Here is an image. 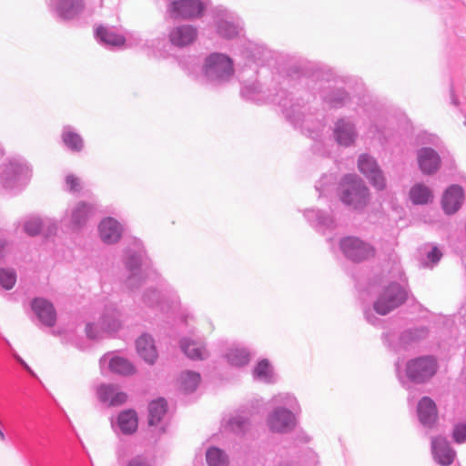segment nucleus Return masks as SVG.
<instances>
[{"instance_id":"34","label":"nucleus","mask_w":466,"mask_h":466,"mask_svg":"<svg viewBox=\"0 0 466 466\" xmlns=\"http://www.w3.org/2000/svg\"><path fill=\"white\" fill-rule=\"evenodd\" d=\"M42 228V223L38 218H32L25 225V232L30 236L37 235Z\"/></svg>"},{"instance_id":"40","label":"nucleus","mask_w":466,"mask_h":466,"mask_svg":"<svg viewBox=\"0 0 466 466\" xmlns=\"http://www.w3.org/2000/svg\"><path fill=\"white\" fill-rule=\"evenodd\" d=\"M19 361L31 374L35 375L33 370L29 368V366L25 362H24L23 360H19Z\"/></svg>"},{"instance_id":"36","label":"nucleus","mask_w":466,"mask_h":466,"mask_svg":"<svg viewBox=\"0 0 466 466\" xmlns=\"http://www.w3.org/2000/svg\"><path fill=\"white\" fill-rule=\"evenodd\" d=\"M66 182L71 191L76 192L81 188L79 178L74 175H68L66 178Z\"/></svg>"},{"instance_id":"28","label":"nucleus","mask_w":466,"mask_h":466,"mask_svg":"<svg viewBox=\"0 0 466 466\" xmlns=\"http://www.w3.org/2000/svg\"><path fill=\"white\" fill-rule=\"evenodd\" d=\"M200 381V376L196 372H185L180 377L181 387L185 391H193Z\"/></svg>"},{"instance_id":"9","label":"nucleus","mask_w":466,"mask_h":466,"mask_svg":"<svg viewBox=\"0 0 466 466\" xmlns=\"http://www.w3.org/2000/svg\"><path fill=\"white\" fill-rule=\"evenodd\" d=\"M96 393L101 402L112 407L123 405L128 400L126 392L120 390L117 386L111 384L99 386Z\"/></svg>"},{"instance_id":"27","label":"nucleus","mask_w":466,"mask_h":466,"mask_svg":"<svg viewBox=\"0 0 466 466\" xmlns=\"http://www.w3.org/2000/svg\"><path fill=\"white\" fill-rule=\"evenodd\" d=\"M109 368L111 371L121 375H129L135 370L131 362L120 357L112 358L109 362Z\"/></svg>"},{"instance_id":"2","label":"nucleus","mask_w":466,"mask_h":466,"mask_svg":"<svg viewBox=\"0 0 466 466\" xmlns=\"http://www.w3.org/2000/svg\"><path fill=\"white\" fill-rule=\"evenodd\" d=\"M406 299L407 294L400 285H390L375 301L374 309L380 315H386L401 305Z\"/></svg>"},{"instance_id":"22","label":"nucleus","mask_w":466,"mask_h":466,"mask_svg":"<svg viewBox=\"0 0 466 466\" xmlns=\"http://www.w3.org/2000/svg\"><path fill=\"white\" fill-rule=\"evenodd\" d=\"M410 197L414 204H426L432 198V194L423 184H416L411 187Z\"/></svg>"},{"instance_id":"6","label":"nucleus","mask_w":466,"mask_h":466,"mask_svg":"<svg viewBox=\"0 0 466 466\" xmlns=\"http://www.w3.org/2000/svg\"><path fill=\"white\" fill-rule=\"evenodd\" d=\"M296 425L294 415L283 408L276 409L268 418V426L274 432H286Z\"/></svg>"},{"instance_id":"1","label":"nucleus","mask_w":466,"mask_h":466,"mask_svg":"<svg viewBox=\"0 0 466 466\" xmlns=\"http://www.w3.org/2000/svg\"><path fill=\"white\" fill-rule=\"evenodd\" d=\"M369 198V189L363 181L356 176H346L340 183L341 201L359 208L365 206Z\"/></svg>"},{"instance_id":"10","label":"nucleus","mask_w":466,"mask_h":466,"mask_svg":"<svg viewBox=\"0 0 466 466\" xmlns=\"http://www.w3.org/2000/svg\"><path fill=\"white\" fill-rule=\"evenodd\" d=\"M420 169L426 175L436 173L441 164L439 154L431 147H423L417 155Z\"/></svg>"},{"instance_id":"29","label":"nucleus","mask_w":466,"mask_h":466,"mask_svg":"<svg viewBox=\"0 0 466 466\" xmlns=\"http://www.w3.org/2000/svg\"><path fill=\"white\" fill-rule=\"evenodd\" d=\"M207 461L209 466H227L228 459L222 451L211 448L207 451Z\"/></svg>"},{"instance_id":"33","label":"nucleus","mask_w":466,"mask_h":466,"mask_svg":"<svg viewBox=\"0 0 466 466\" xmlns=\"http://www.w3.org/2000/svg\"><path fill=\"white\" fill-rule=\"evenodd\" d=\"M218 32L227 38H232L238 35L237 27L228 22H221L218 26Z\"/></svg>"},{"instance_id":"7","label":"nucleus","mask_w":466,"mask_h":466,"mask_svg":"<svg viewBox=\"0 0 466 466\" xmlns=\"http://www.w3.org/2000/svg\"><path fill=\"white\" fill-rule=\"evenodd\" d=\"M358 166L360 171L370 180L377 189L382 190L385 188L384 177L372 157L368 155H361L359 158Z\"/></svg>"},{"instance_id":"24","label":"nucleus","mask_w":466,"mask_h":466,"mask_svg":"<svg viewBox=\"0 0 466 466\" xmlns=\"http://www.w3.org/2000/svg\"><path fill=\"white\" fill-rule=\"evenodd\" d=\"M91 212V207L85 202L78 203L72 211V223L76 227L84 225Z\"/></svg>"},{"instance_id":"21","label":"nucleus","mask_w":466,"mask_h":466,"mask_svg":"<svg viewBox=\"0 0 466 466\" xmlns=\"http://www.w3.org/2000/svg\"><path fill=\"white\" fill-rule=\"evenodd\" d=\"M181 348L185 354L193 360H202L208 355L206 349L193 340L183 339Z\"/></svg>"},{"instance_id":"14","label":"nucleus","mask_w":466,"mask_h":466,"mask_svg":"<svg viewBox=\"0 0 466 466\" xmlns=\"http://www.w3.org/2000/svg\"><path fill=\"white\" fill-rule=\"evenodd\" d=\"M117 426L125 435H133L138 429V416L135 410H124L117 415Z\"/></svg>"},{"instance_id":"41","label":"nucleus","mask_w":466,"mask_h":466,"mask_svg":"<svg viewBox=\"0 0 466 466\" xmlns=\"http://www.w3.org/2000/svg\"><path fill=\"white\" fill-rule=\"evenodd\" d=\"M0 440L1 441L5 440V434H4V432L1 430H0Z\"/></svg>"},{"instance_id":"18","label":"nucleus","mask_w":466,"mask_h":466,"mask_svg":"<svg viewBox=\"0 0 466 466\" xmlns=\"http://www.w3.org/2000/svg\"><path fill=\"white\" fill-rule=\"evenodd\" d=\"M196 37L197 30L190 25L177 27L170 33L171 42L178 46L191 44Z\"/></svg>"},{"instance_id":"4","label":"nucleus","mask_w":466,"mask_h":466,"mask_svg":"<svg viewBox=\"0 0 466 466\" xmlns=\"http://www.w3.org/2000/svg\"><path fill=\"white\" fill-rule=\"evenodd\" d=\"M437 369L436 360L431 357L418 358L409 362L408 376L415 381H423L432 377Z\"/></svg>"},{"instance_id":"20","label":"nucleus","mask_w":466,"mask_h":466,"mask_svg":"<svg viewBox=\"0 0 466 466\" xmlns=\"http://www.w3.org/2000/svg\"><path fill=\"white\" fill-rule=\"evenodd\" d=\"M149 425H157L167 412V401L164 399H157L149 403L148 406Z\"/></svg>"},{"instance_id":"38","label":"nucleus","mask_w":466,"mask_h":466,"mask_svg":"<svg viewBox=\"0 0 466 466\" xmlns=\"http://www.w3.org/2000/svg\"><path fill=\"white\" fill-rule=\"evenodd\" d=\"M127 466H150L148 462L140 456L131 459Z\"/></svg>"},{"instance_id":"30","label":"nucleus","mask_w":466,"mask_h":466,"mask_svg":"<svg viewBox=\"0 0 466 466\" xmlns=\"http://www.w3.org/2000/svg\"><path fill=\"white\" fill-rule=\"evenodd\" d=\"M63 141L73 151H80L84 147L82 137L78 134L72 131L64 133Z\"/></svg>"},{"instance_id":"16","label":"nucleus","mask_w":466,"mask_h":466,"mask_svg":"<svg viewBox=\"0 0 466 466\" xmlns=\"http://www.w3.org/2000/svg\"><path fill=\"white\" fill-rule=\"evenodd\" d=\"M435 459L444 466L450 465L455 457V452L450 448L446 440L436 438L432 441Z\"/></svg>"},{"instance_id":"3","label":"nucleus","mask_w":466,"mask_h":466,"mask_svg":"<svg viewBox=\"0 0 466 466\" xmlns=\"http://www.w3.org/2000/svg\"><path fill=\"white\" fill-rule=\"evenodd\" d=\"M340 247L345 256L356 262L371 258L376 253L375 248L370 244L353 237L342 239Z\"/></svg>"},{"instance_id":"31","label":"nucleus","mask_w":466,"mask_h":466,"mask_svg":"<svg viewBox=\"0 0 466 466\" xmlns=\"http://www.w3.org/2000/svg\"><path fill=\"white\" fill-rule=\"evenodd\" d=\"M16 282V274L11 269H0V285L5 289H11Z\"/></svg>"},{"instance_id":"13","label":"nucleus","mask_w":466,"mask_h":466,"mask_svg":"<svg viewBox=\"0 0 466 466\" xmlns=\"http://www.w3.org/2000/svg\"><path fill=\"white\" fill-rule=\"evenodd\" d=\"M32 309L43 324L49 327L55 325L56 313L50 302L43 299H35L32 301Z\"/></svg>"},{"instance_id":"5","label":"nucleus","mask_w":466,"mask_h":466,"mask_svg":"<svg viewBox=\"0 0 466 466\" xmlns=\"http://www.w3.org/2000/svg\"><path fill=\"white\" fill-rule=\"evenodd\" d=\"M206 72L208 76L227 78L233 74L232 61L222 54H212L206 60Z\"/></svg>"},{"instance_id":"19","label":"nucleus","mask_w":466,"mask_h":466,"mask_svg":"<svg viewBox=\"0 0 466 466\" xmlns=\"http://www.w3.org/2000/svg\"><path fill=\"white\" fill-rule=\"evenodd\" d=\"M335 137L339 144L349 146L353 142L355 133L350 123L339 120L335 128Z\"/></svg>"},{"instance_id":"35","label":"nucleus","mask_w":466,"mask_h":466,"mask_svg":"<svg viewBox=\"0 0 466 466\" xmlns=\"http://www.w3.org/2000/svg\"><path fill=\"white\" fill-rule=\"evenodd\" d=\"M453 438L457 442L466 441V424L457 425L453 431Z\"/></svg>"},{"instance_id":"39","label":"nucleus","mask_w":466,"mask_h":466,"mask_svg":"<svg viewBox=\"0 0 466 466\" xmlns=\"http://www.w3.org/2000/svg\"><path fill=\"white\" fill-rule=\"evenodd\" d=\"M235 424H236L238 428H240V424H241V422H240L239 420H238L231 421V422H230V427H231V430H232V431H235Z\"/></svg>"},{"instance_id":"11","label":"nucleus","mask_w":466,"mask_h":466,"mask_svg":"<svg viewBox=\"0 0 466 466\" xmlns=\"http://www.w3.org/2000/svg\"><path fill=\"white\" fill-rule=\"evenodd\" d=\"M98 231L103 242L114 244L121 238L123 228L117 220L109 217L100 222Z\"/></svg>"},{"instance_id":"25","label":"nucleus","mask_w":466,"mask_h":466,"mask_svg":"<svg viewBox=\"0 0 466 466\" xmlns=\"http://www.w3.org/2000/svg\"><path fill=\"white\" fill-rule=\"evenodd\" d=\"M228 361L233 366H243L249 361V353L245 349L231 348L227 353Z\"/></svg>"},{"instance_id":"26","label":"nucleus","mask_w":466,"mask_h":466,"mask_svg":"<svg viewBox=\"0 0 466 466\" xmlns=\"http://www.w3.org/2000/svg\"><path fill=\"white\" fill-rule=\"evenodd\" d=\"M96 35L100 40L111 46H123L125 44L124 36L108 30L106 27L98 26L96 29Z\"/></svg>"},{"instance_id":"17","label":"nucleus","mask_w":466,"mask_h":466,"mask_svg":"<svg viewBox=\"0 0 466 466\" xmlns=\"http://www.w3.org/2000/svg\"><path fill=\"white\" fill-rule=\"evenodd\" d=\"M418 413L420 420L425 425H431L437 420V409L432 400L424 397L418 405Z\"/></svg>"},{"instance_id":"12","label":"nucleus","mask_w":466,"mask_h":466,"mask_svg":"<svg viewBox=\"0 0 466 466\" xmlns=\"http://www.w3.org/2000/svg\"><path fill=\"white\" fill-rule=\"evenodd\" d=\"M463 189L457 185L451 186L443 194L442 207L447 214L455 213L462 204Z\"/></svg>"},{"instance_id":"15","label":"nucleus","mask_w":466,"mask_h":466,"mask_svg":"<svg viewBox=\"0 0 466 466\" xmlns=\"http://www.w3.org/2000/svg\"><path fill=\"white\" fill-rule=\"evenodd\" d=\"M137 351L139 356L147 363L153 364L157 358V349L153 339L144 334L140 336L137 342Z\"/></svg>"},{"instance_id":"8","label":"nucleus","mask_w":466,"mask_h":466,"mask_svg":"<svg viewBox=\"0 0 466 466\" xmlns=\"http://www.w3.org/2000/svg\"><path fill=\"white\" fill-rule=\"evenodd\" d=\"M203 5L198 0H177L172 2L170 13L176 18H193L201 15Z\"/></svg>"},{"instance_id":"37","label":"nucleus","mask_w":466,"mask_h":466,"mask_svg":"<svg viewBox=\"0 0 466 466\" xmlns=\"http://www.w3.org/2000/svg\"><path fill=\"white\" fill-rule=\"evenodd\" d=\"M441 256H442V254L437 247H433L431 248V250L427 255L428 259L431 263H437L441 259Z\"/></svg>"},{"instance_id":"32","label":"nucleus","mask_w":466,"mask_h":466,"mask_svg":"<svg viewBox=\"0 0 466 466\" xmlns=\"http://www.w3.org/2000/svg\"><path fill=\"white\" fill-rule=\"evenodd\" d=\"M254 374L260 380H268L272 376V369L268 360H262L255 368Z\"/></svg>"},{"instance_id":"23","label":"nucleus","mask_w":466,"mask_h":466,"mask_svg":"<svg viewBox=\"0 0 466 466\" xmlns=\"http://www.w3.org/2000/svg\"><path fill=\"white\" fill-rule=\"evenodd\" d=\"M83 8V4L80 0H60L59 13L65 18H71L78 14Z\"/></svg>"}]
</instances>
